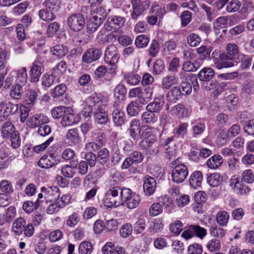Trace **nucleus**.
I'll use <instances>...</instances> for the list:
<instances>
[{
    "label": "nucleus",
    "mask_w": 254,
    "mask_h": 254,
    "mask_svg": "<svg viewBox=\"0 0 254 254\" xmlns=\"http://www.w3.org/2000/svg\"><path fill=\"white\" fill-rule=\"evenodd\" d=\"M237 45L235 43H228L226 47V52L215 49L211 54L215 67L218 69L232 67L235 65L234 62L241 55Z\"/></svg>",
    "instance_id": "f257e3e1"
},
{
    "label": "nucleus",
    "mask_w": 254,
    "mask_h": 254,
    "mask_svg": "<svg viewBox=\"0 0 254 254\" xmlns=\"http://www.w3.org/2000/svg\"><path fill=\"white\" fill-rule=\"evenodd\" d=\"M119 58L118 48L115 45H110L107 47L105 52L104 61L106 64L112 66L110 69L112 72H115L116 64L118 62Z\"/></svg>",
    "instance_id": "f03ea898"
},
{
    "label": "nucleus",
    "mask_w": 254,
    "mask_h": 254,
    "mask_svg": "<svg viewBox=\"0 0 254 254\" xmlns=\"http://www.w3.org/2000/svg\"><path fill=\"white\" fill-rule=\"evenodd\" d=\"M120 194V187H115L114 189L108 188L105 197L104 201L108 204L109 207H118L121 205V199Z\"/></svg>",
    "instance_id": "7ed1b4c3"
},
{
    "label": "nucleus",
    "mask_w": 254,
    "mask_h": 254,
    "mask_svg": "<svg viewBox=\"0 0 254 254\" xmlns=\"http://www.w3.org/2000/svg\"><path fill=\"white\" fill-rule=\"evenodd\" d=\"M188 174L189 171L187 166L183 164L176 165L172 171V181L177 183H182L186 179Z\"/></svg>",
    "instance_id": "20e7f679"
},
{
    "label": "nucleus",
    "mask_w": 254,
    "mask_h": 254,
    "mask_svg": "<svg viewBox=\"0 0 254 254\" xmlns=\"http://www.w3.org/2000/svg\"><path fill=\"white\" fill-rule=\"evenodd\" d=\"M207 234L206 230L198 225H190L188 228L184 231L182 236L186 239H189L196 236L202 239Z\"/></svg>",
    "instance_id": "39448f33"
},
{
    "label": "nucleus",
    "mask_w": 254,
    "mask_h": 254,
    "mask_svg": "<svg viewBox=\"0 0 254 254\" xmlns=\"http://www.w3.org/2000/svg\"><path fill=\"white\" fill-rule=\"evenodd\" d=\"M156 142V137L154 135H150L141 140L139 143V146L141 149L147 150L151 154L158 155L159 150L157 148Z\"/></svg>",
    "instance_id": "423d86ee"
},
{
    "label": "nucleus",
    "mask_w": 254,
    "mask_h": 254,
    "mask_svg": "<svg viewBox=\"0 0 254 254\" xmlns=\"http://www.w3.org/2000/svg\"><path fill=\"white\" fill-rule=\"evenodd\" d=\"M70 28L74 31H79L85 25L84 17L81 14L76 13L70 15L67 20Z\"/></svg>",
    "instance_id": "0eeeda50"
},
{
    "label": "nucleus",
    "mask_w": 254,
    "mask_h": 254,
    "mask_svg": "<svg viewBox=\"0 0 254 254\" xmlns=\"http://www.w3.org/2000/svg\"><path fill=\"white\" fill-rule=\"evenodd\" d=\"M60 157L54 154L43 156L38 162V165L42 168L49 169L60 163Z\"/></svg>",
    "instance_id": "6e6552de"
},
{
    "label": "nucleus",
    "mask_w": 254,
    "mask_h": 254,
    "mask_svg": "<svg viewBox=\"0 0 254 254\" xmlns=\"http://www.w3.org/2000/svg\"><path fill=\"white\" fill-rule=\"evenodd\" d=\"M131 4L133 7V11L131 13V18L136 19L149 6V1L141 0H131Z\"/></svg>",
    "instance_id": "1a4fd4ad"
},
{
    "label": "nucleus",
    "mask_w": 254,
    "mask_h": 254,
    "mask_svg": "<svg viewBox=\"0 0 254 254\" xmlns=\"http://www.w3.org/2000/svg\"><path fill=\"white\" fill-rule=\"evenodd\" d=\"M0 117H2L3 119L7 118L10 114H15L18 110V104L11 102L2 101L0 103Z\"/></svg>",
    "instance_id": "9d476101"
},
{
    "label": "nucleus",
    "mask_w": 254,
    "mask_h": 254,
    "mask_svg": "<svg viewBox=\"0 0 254 254\" xmlns=\"http://www.w3.org/2000/svg\"><path fill=\"white\" fill-rule=\"evenodd\" d=\"M102 55V51L99 48H90L85 52L82 57V61L86 64H91L98 60Z\"/></svg>",
    "instance_id": "9b49d317"
},
{
    "label": "nucleus",
    "mask_w": 254,
    "mask_h": 254,
    "mask_svg": "<svg viewBox=\"0 0 254 254\" xmlns=\"http://www.w3.org/2000/svg\"><path fill=\"white\" fill-rule=\"evenodd\" d=\"M126 22L125 17L120 16L114 15L108 17L105 28L108 31L111 28L118 29L123 26Z\"/></svg>",
    "instance_id": "f8f14e48"
},
{
    "label": "nucleus",
    "mask_w": 254,
    "mask_h": 254,
    "mask_svg": "<svg viewBox=\"0 0 254 254\" xmlns=\"http://www.w3.org/2000/svg\"><path fill=\"white\" fill-rule=\"evenodd\" d=\"M65 138L70 146L76 145L81 141L79 130L77 128L68 129L66 133Z\"/></svg>",
    "instance_id": "ddd939ff"
},
{
    "label": "nucleus",
    "mask_w": 254,
    "mask_h": 254,
    "mask_svg": "<svg viewBox=\"0 0 254 254\" xmlns=\"http://www.w3.org/2000/svg\"><path fill=\"white\" fill-rule=\"evenodd\" d=\"M143 187L145 195L147 196L151 195L156 190V182L155 180L150 176L145 177Z\"/></svg>",
    "instance_id": "4468645a"
},
{
    "label": "nucleus",
    "mask_w": 254,
    "mask_h": 254,
    "mask_svg": "<svg viewBox=\"0 0 254 254\" xmlns=\"http://www.w3.org/2000/svg\"><path fill=\"white\" fill-rule=\"evenodd\" d=\"M94 119L99 124L105 125L108 121V114L105 106L95 109L93 113Z\"/></svg>",
    "instance_id": "2eb2a0df"
},
{
    "label": "nucleus",
    "mask_w": 254,
    "mask_h": 254,
    "mask_svg": "<svg viewBox=\"0 0 254 254\" xmlns=\"http://www.w3.org/2000/svg\"><path fill=\"white\" fill-rule=\"evenodd\" d=\"M43 66L38 61H35L31 67L30 71V80L32 82H37L39 80L42 73Z\"/></svg>",
    "instance_id": "dca6fc26"
},
{
    "label": "nucleus",
    "mask_w": 254,
    "mask_h": 254,
    "mask_svg": "<svg viewBox=\"0 0 254 254\" xmlns=\"http://www.w3.org/2000/svg\"><path fill=\"white\" fill-rule=\"evenodd\" d=\"M104 97L97 93H94L86 99V104L95 109L103 106Z\"/></svg>",
    "instance_id": "f3484780"
},
{
    "label": "nucleus",
    "mask_w": 254,
    "mask_h": 254,
    "mask_svg": "<svg viewBox=\"0 0 254 254\" xmlns=\"http://www.w3.org/2000/svg\"><path fill=\"white\" fill-rule=\"evenodd\" d=\"M112 120L115 126L121 127L126 122V116L124 111L120 109H115L112 114Z\"/></svg>",
    "instance_id": "a211bd4d"
},
{
    "label": "nucleus",
    "mask_w": 254,
    "mask_h": 254,
    "mask_svg": "<svg viewBox=\"0 0 254 254\" xmlns=\"http://www.w3.org/2000/svg\"><path fill=\"white\" fill-rule=\"evenodd\" d=\"M58 74L55 71H52L51 74L45 73L42 77V85L45 88L47 89L51 86L53 84L59 82V80L58 78Z\"/></svg>",
    "instance_id": "6ab92c4d"
},
{
    "label": "nucleus",
    "mask_w": 254,
    "mask_h": 254,
    "mask_svg": "<svg viewBox=\"0 0 254 254\" xmlns=\"http://www.w3.org/2000/svg\"><path fill=\"white\" fill-rule=\"evenodd\" d=\"M118 35H117L116 31H114L109 34H107L105 29H101L98 33L96 39L98 43L104 44L110 42L113 38L116 39Z\"/></svg>",
    "instance_id": "aec40b11"
},
{
    "label": "nucleus",
    "mask_w": 254,
    "mask_h": 254,
    "mask_svg": "<svg viewBox=\"0 0 254 254\" xmlns=\"http://www.w3.org/2000/svg\"><path fill=\"white\" fill-rule=\"evenodd\" d=\"M39 91L37 89H30L25 94L24 98V104L28 108L32 107L36 103Z\"/></svg>",
    "instance_id": "412c9836"
},
{
    "label": "nucleus",
    "mask_w": 254,
    "mask_h": 254,
    "mask_svg": "<svg viewBox=\"0 0 254 254\" xmlns=\"http://www.w3.org/2000/svg\"><path fill=\"white\" fill-rule=\"evenodd\" d=\"M140 101L135 100L130 102L127 107V111L128 116L130 117L137 116L142 108Z\"/></svg>",
    "instance_id": "4be33fe9"
},
{
    "label": "nucleus",
    "mask_w": 254,
    "mask_h": 254,
    "mask_svg": "<svg viewBox=\"0 0 254 254\" xmlns=\"http://www.w3.org/2000/svg\"><path fill=\"white\" fill-rule=\"evenodd\" d=\"M15 208L13 206H9L5 209V213L3 215L0 216V226L5 223H8L13 220L15 216Z\"/></svg>",
    "instance_id": "5701e85b"
},
{
    "label": "nucleus",
    "mask_w": 254,
    "mask_h": 254,
    "mask_svg": "<svg viewBox=\"0 0 254 254\" xmlns=\"http://www.w3.org/2000/svg\"><path fill=\"white\" fill-rule=\"evenodd\" d=\"M0 131L3 138H8L12 134L15 133L17 131L12 123L7 121L2 125Z\"/></svg>",
    "instance_id": "b1692460"
},
{
    "label": "nucleus",
    "mask_w": 254,
    "mask_h": 254,
    "mask_svg": "<svg viewBox=\"0 0 254 254\" xmlns=\"http://www.w3.org/2000/svg\"><path fill=\"white\" fill-rule=\"evenodd\" d=\"M203 179V176L201 172L199 171H194L192 173L190 178V185L194 189L200 187Z\"/></svg>",
    "instance_id": "393cba45"
},
{
    "label": "nucleus",
    "mask_w": 254,
    "mask_h": 254,
    "mask_svg": "<svg viewBox=\"0 0 254 254\" xmlns=\"http://www.w3.org/2000/svg\"><path fill=\"white\" fill-rule=\"evenodd\" d=\"M215 71L212 68L206 67L200 70L198 74L199 79L203 82L209 81L214 76Z\"/></svg>",
    "instance_id": "a878e982"
},
{
    "label": "nucleus",
    "mask_w": 254,
    "mask_h": 254,
    "mask_svg": "<svg viewBox=\"0 0 254 254\" xmlns=\"http://www.w3.org/2000/svg\"><path fill=\"white\" fill-rule=\"evenodd\" d=\"M129 131L130 136L135 140L138 138L140 132V124L137 119H133L130 123Z\"/></svg>",
    "instance_id": "bb28decb"
},
{
    "label": "nucleus",
    "mask_w": 254,
    "mask_h": 254,
    "mask_svg": "<svg viewBox=\"0 0 254 254\" xmlns=\"http://www.w3.org/2000/svg\"><path fill=\"white\" fill-rule=\"evenodd\" d=\"M254 57V56H250L242 53L235 62L240 63V67L242 69H246L251 65Z\"/></svg>",
    "instance_id": "cd10ccee"
},
{
    "label": "nucleus",
    "mask_w": 254,
    "mask_h": 254,
    "mask_svg": "<svg viewBox=\"0 0 254 254\" xmlns=\"http://www.w3.org/2000/svg\"><path fill=\"white\" fill-rule=\"evenodd\" d=\"M26 225L25 220L22 217H19L15 220L12 225V231L16 235L22 233Z\"/></svg>",
    "instance_id": "c85d7f7f"
},
{
    "label": "nucleus",
    "mask_w": 254,
    "mask_h": 254,
    "mask_svg": "<svg viewBox=\"0 0 254 254\" xmlns=\"http://www.w3.org/2000/svg\"><path fill=\"white\" fill-rule=\"evenodd\" d=\"M223 163V159L220 155H214L211 157L206 162L208 167L211 169H217Z\"/></svg>",
    "instance_id": "c756f323"
},
{
    "label": "nucleus",
    "mask_w": 254,
    "mask_h": 254,
    "mask_svg": "<svg viewBox=\"0 0 254 254\" xmlns=\"http://www.w3.org/2000/svg\"><path fill=\"white\" fill-rule=\"evenodd\" d=\"M155 87L154 86L145 87L144 91L142 93V97H139V101L141 104L147 103L146 100H150L155 92Z\"/></svg>",
    "instance_id": "7c9ffc66"
},
{
    "label": "nucleus",
    "mask_w": 254,
    "mask_h": 254,
    "mask_svg": "<svg viewBox=\"0 0 254 254\" xmlns=\"http://www.w3.org/2000/svg\"><path fill=\"white\" fill-rule=\"evenodd\" d=\"M158 117L155 113L146 110L143 112L141 116V121L142 123L152 125L156 122Z\"/></svg>",
    "instance_id": "2f4dec72"
},
{
    "label": "nucleus",
    "mask_w": 254,
    "mask_h": 254,
    "mask_svg": "<svg viewBox=\"0 0 254 254\" xmlns=\"http://www.w3.org/2000/svg\"><path fill=\"white\" fill-rule=\"evenodd\" d=\"M141 201L140 196L134 192L131 197H129V199L127 200L125 203H123V205L126 206L129 209H134L136 208L140 203Z\"/></svg>",
    "instance_id": "473e14b6"
},
{
    "label": "nucleus",
    "mask_w": 254,
    "mask_h": 254,
    "mask_svg": "<svg viewBox=\"0 0 254 254\" xmlns=\"http://www.w3.org/2000/svg\"><path fill=\"white\" fill-rule=\"evenodd\" d=\"M69 108L64 106H59L53 108L51 111L52 117L55 119H59L68 112Z\"/></svg>",
    "instance_id": "72a5a7b5"
},
{
    "label": "nucleus",
    "mask_w": 254,
    "mask_h": 254,
    "mask_svg": "<svg viewBox=\"0 0 254 254\" xmlns=\"http://www.w3.org/2000/svg\"><path fill=\"white\" fill-rule=\"evenodd\" d=\"M43 4L47 9L56 13L61 7V0H45Z\"/></svg>",
    "instance_id": "f704fd0d"
},
{
    "label": "nucleus",
    "mask_w": 254,
    "mask_h": 254,
    "mask_svg": "<svg viewBox=\"0 0 254 254\" xmlns=\"http://www.w3.org/2000/svg\"><path fill=\"white\" fill-rule=\"evenodd\" d=\"M191 131L193 137L201 134L205 129V124L201 123H196L195 120L191 122Z\"/></svg>",
    "instance_id": "c9c22d12"
},
{
    "label": "nucleus",
    "mask_w": 254,
    "mask_h": 254,
    "mask_svg": "<svg viewBox=\"0 0 254 254\" xmlns=\"http://www.w3.org/2000/svg\"><path fill=\"white\" fill-rule=\"evenodd\" d=\"M101 169H97L93 172L90 173L86 175L85 177L84 182L85 184L91 182L93 184H96L99 179L101 177Z\"/></svg>",
    "instance_id": "e433bc0d"
},
{
    "label": "nucleus",
    "mask_w": 254,
    "mask_h": 254,
    "mask_svg": "<svg viewBox=\"0 0 254 254\" xmlns=\"http://www.w3.org/2000/svg\"><path fill=\"white\" fill-rule=\"evenodd\" d=\"M207 184L211 187H217L222 181V177L220 174L214 173L209 175L206 179Z\"/></svg>",
    "instance_id": "4c0bfd02"
},
{
    "label": "nucleus",
    "mask_w": 254,
    "mask_h": 254,
    "mask_svg": "<svg viewBox=\"0 0 254 254\" xmlns=\"http://www.w3.org/2000/svg\"><path fill=\"white\" fill-rule=\"evenodd\" d=\"M200 66V62L194 60L193 62L190 61H185L182 66V70L187 72L195 71Z\"/></svg>",
    "instance_id": "58836bf2"
},
{
    "label": "nucleus",
    "mask_w": 254,
    "mask_h": 254,
    "mask_svg": "<svg viewBox=\"0 0 254 254\" xmlns=\"http://www.w3.org/2000/svg\"><path fill=\"white\" fill-rule=\"evenodd\" d=\"M39 16L41 19L47 22L52 21L56 18L55 13L45 7L39 11Z\"/></svg>",
    "instance_id": "ea45409f"
},
{
    "label": "nucleus",
    "mask_w": 254,
    "mask_h": 254,
    "mask_svg": "<svg viewBox=\"0 0 254 254\" xmlns=\"http://www.w3.org/2000/svg\"><path fill=\"white\" fill-rule=\"evenodd\" d=\"M172 114L179 118H184L188 116V110L182 104H178L171 109Z\"/></svg>",
    "instance_id": "a19ab883"
},
{
    "label": "nucleus",
    "mask_w": 254,
    "mask_h": 254,
    "mask_svg": "<svg viewBox=\"0 0 254 254\" xmlns=\"http://www.w3.org/2000/svg\"><path fill=\"white\" fill-rule=\"evenodd\" d=\"M122 180V178L121 174L119 172H116L110 177L108 182L107 187L112 189L115 188V187H120L119 185Z\"/></svg>",
    "instance_id": "79ce46f5"
},
{
    "label": "nucleus",
    "mask_w": 254,
    "mask_h": 254,
    "mask_svg": "<svg viewBox=\"0 0 254 254\" xmlns=\"http://www.w3.org/2000/svg\"><path fill=\"white\" fill-rule=\"evenodd\" d=\"M51 51L53 55L57 56L59 58L64 56L68 52L67 47L61 44L53 47Z\"/></svg>",
    "instance_id": "37998d69"
},
{
    "label": "nucleus",
    "mask_w": 254,
    "mask_h": 254,
    "mask_svg": "<svg viewBox=\"0 0 254 254\" xmlns=\"http://www.w3.org/2000/svg\"><path fill=\"white\" fill-rule=\"evenodd\" d=\"M162 107V104L159 100L154 99V100L149 103L146 107V109L152 113H158L161 111Z\"/></svg>",
    "instance_id": "c03bdc74"
},
{
    "label": "nucleus",
    "mask_w": 254,
    "mask_h": 254,
    "mask_svg": "<svg viewBox=\"0 0 254 254\" xmlns=\"http://www.w3.org/2000/svg\"><path fill=\"white\" fill-rule=\"evenodd\" d=\"M110 152L108 149L104 148L100 149L97 153L96 156L97 159L98 160L100 164H105L109 159Z\"/></svg>",
    "instance_id": "a18cd8bd"
},
{
    "label": "nucleus",
    "mask_w": 254,
    "mask_h": 254,
    "mask_svg": "<svg viewBox=\"0 0 254 254\" xmlns=\"http://www.w3.org/2000/svg\"><path fill=\"white\" fill-rule=\"evenodd\" d=\"M74 115L68 112L63 117L61 123L63 127H66L75 124L76 123Z\"/></svg>",
    "instance_id": "49530a36"
},
{
    "label": "nucleus",
    "mask_w": 254,
    "mask_h": 254,
    "mask_svg": "<svg viewBox=\"0 0 254 254\" xmlns=\"http://www.w3.org/2000/svg\"><path fill=\"white\" fill-rule=\"evenodd\" d=\"M180 87L175 86L172 87L168 94L167 97L171 101L176 102L178 98L183 95Z\"/></svg>",
    "instance_id": "de8ad7c7"
},
{
    "label": "nucleus",
    "mask_w": 254,
    "mask_h": 254,
    "mask_svg": "<svg viewBox=\"0 0 254 254\" xmlns=\"http://www.w3.org/2000/svg\"><path fill=\"white\" fill-rule=\"evenodd\" d=\"M227 164L229 170L233 173H236L240 169L239 160L235 157L229 158Z\"/></svg>",
    "instance_id": "09e8293b"
},
{
    "label": "nucleus",
    "mask_w": 254,
    "mask_h": 254,
    "mask_svg": "<svg viewBox=\"0 0 254 254\" xmlns=\"http://www.w3.org/2000/svg\"><path fill=\"white\" fill-rule=\"evenodd\" d=\"M66 89V85L65 84H60L52 89L51 92L52 96L54 98L62 96L65 93Z\"/></svg>",
    "instance_id": "8fccbe9b"
},
{
    "label": "nucleus",
    "mask_w": 254,
    "mask_h": 254,
    "mask_svg": "<svg viewBox=\"0 0 254 254\" xmlns=\"http://www.w3.org/2000/svg\"><path fill=\"white\" fill-rule=\"evenodd\" d=\"M41 191L45 193V195H47L48 198L51 196H55L54 199H56L57 197H59L60 192L59 189L56 187H50L48 188L42 187L41 188Z\"/></svg>",
    "instance_id": "3c124183"
},
{
    "label": "nucleus",
    "mask_w": 254,
    "mask_h": 254,
    "mask_svg": "<svg viewBox=\"0 0 254 254\" xmlns=\"http://www.w3.org/2000/svg\"><path fill=\"white\" fill-rule=\"evenodd\" d=\"M177 79L175 75H168L162 80V86L164 88L169 89L172 85L177 84Z\"/></svg>",
    "instance_id": "603ef678"
},
{
    "label": "nucleus",
    "mask_w": 254,
    "mask_h": 254,
    "mask_svg": "<svg viewBox=\"0 0 254 254\" xmlns=\"http://www.w3.org/2000/svg\"><path fill=\"white\" fill-rule=\"evenodd\" d=\"M93 250L92 244L88 241H83L78 247L79 254H90Z\"/></svg>",
    "instance_id": "864d4df0"
},
{
    "label": "nucleus",
    "mask_w": 254,
    "mask_h": 254,
    "mask_svg": "<svg viewBox=\"0 0 254 254\" xmlns=\"http://www.w3.org/2000/svg\"><path fill=\"white\" fill-rule=\"evenodd\" d=\"M188 126L187 123H181L176 129L175 135L178 138H183L188 133Z\"/></svg>",
    "instance_id": "5fc2aeb1"
},
{
    "label": "nucleus",
    "mask_w": 254,
    "mask_h": 254,
    "mask_svg": "<svg viewBox=\"0 0 254 254\" xmlns=\"http://www.w3.org/2000/svg\"><path fill=\"white\" fill-rule=\"evenodd\" d=\"M229 216L228 213L225 211H221L219 212L216 215V221L217 223L220 226H226L228 223Z\"/></svg>",
    "instance_id": "6e6d98bb"
},
{
    "label": "nucleus",
    "mask_w": 254,
    "mask_h": 254,
    "mask_svg": "<svg viewBox=\"0 0 254 254\" xmlns=\"http://www.w3.org/2000/svg\"><path fill=\"white\" fill-rule=\"evenodd\" d=\"M72 42L76 46L83 45L88 42V38L83 33H77L72 37Z\"/></svg>",
    "instance_id": "4d7b16f0"
},
{
    "label": "nucleus",
    "mask_w": 254,
    "mask_h": 254,
    "mask_svg": "<svg viewBox=\"0 0 254 254\" xmlns=\"http://www.w3.org/2000/svg\"><path fill=\"white\" fill-rule=\"evenodd\" d=\"M75 166L66 164L62 167L61 173L65 177L71 178L75 175Z\"/></svg>",
    "instance_id": "13d9d810"
},
{
    "label": "nucleus",
    "mask_w": 254,
    "mask_h": 254,
    "mask_svg": "<svg viewBox=\"0 0 254 254\" xmlns=\"http://www.w3.org/2000/svg\"><path fill=\"white\" fill-rule=\"evenodd\" d=\"M0 189L3 193L9 194L13 192L11 183L8 180H3L0 182Z\"/></svg>",
    "instance_id": "bf43d9fd"
},
{
    "label": "nucleus",
    "mask_w": 254,
    "mask_h": 254,
    "mask_svg": "<svg viewBox=\"0 0 254 254\" xmlns=\"http://www.w3.org/2000/svg\"><path fill=\"white\" fill-rule=\"evenodd\" d=\"M22 84H16L13 86L10 92V97L14 99H18L21 97V93H23Z\"/></svg>",
    "instance_id": "052dcab7"
},
{
    "label": "nucleus",
    "mask_w": 254,
    "mask_h": 254,
    "mask_svg": "<svg viewBox=\"0 0 254 254\" xmlns=\"http://www.w3.org/2000/svg\"><path fill=\"white\" fill-rule=\"evenodd\" d=\"M40 202L38 199H37L35 202L32 201L25 202L23 204V209L27 213H31L34 209H36L39 207Z\"/></svg>",
    "instance_id": "680f3d73"
},
{
    "label": "nucleus",
    "mask_w": 254,
    "mask_h": 254,
    "mask_svg": "<svg viewBox=\"0 0 254 254\" xmlns=\"http://www.w3.org/2000/svg\"><path fill=\"white\" fill-rule=\"evenodd\" d=\"M148 37L145 35H140L136 37L135 45L138 48H143L147 46L149 43Z\"/></svg>",
    "instance_id": "e2e57ef3"
},
{
    "label": "nucleus",
    "mask_w": 254,
    "mask_h": 254,
    "mask_svg": "<svg viewBox=\"0 0 254 254\" xmlns=\"http://www.w3.org/2000/svg\"><path fill=\"white\" fill-rule=\"evenodd\" d=\"M10 145L13 149L19 148L21 143V139L18 131L11 134L9 137Z\"/></svg>",
    "instance_id": "0e129e2a"
},
{
    "label": "nucleus",
    "mask_w": 254,
    "mask_h": 254,
    "mask_svg": "<svg viewBox=\"0 0 254 254\" xmlns=\"http://www.w3.org/2000/svg\"><path fill=\"white\" fill-rule=\"evenodd\" d=\"M241 5V2L239 0H232L227 3L226 10L230 13L235 12L240 9Z\"/></svg>",
    "instance_id": "69168bd1"
},
{
    "label": "nucleus",
    "mask_w": 254,
    "mask_h": 254,
    "mask_svg": "<svg viewBox=\"0 0 254 254\" xmlns=\"http://www.w3.org/2000/svg\"><path fill=\"white\" fill-rule=\"evenodd\" d=\"M165 65L163 61L158 59L153 64L152 72L154 74L159 75L163 71Z\"/></svg>",
    "instance_id": "338daca9"
},
{
    "label": "nucleus",
    "mask_w": 254,
    "mask_h": 254,
    "mask_svg": "<svg viewBox=\"0 0 254 254\" xmlns=\"http://www.w3.org/2000/svg\"><path fill=\"white\" fill-rule=\"evenodd\" d=\"M126 93V88L123 85L119 84L114 89V97L119 100L123 99Z\"/></svg>",
    "instance_id": "774afa93"
}]
</instances>
